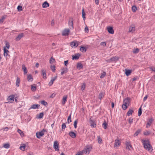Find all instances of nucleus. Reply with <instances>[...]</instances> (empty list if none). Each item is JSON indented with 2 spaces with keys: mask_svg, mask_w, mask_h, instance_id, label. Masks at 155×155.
I'll list each match as a JSON object with an SVG mask.
<instances>
[{
  "mask_svg": "<svg viewBox=\"0 0 155 155\" xmlns=\"http://www.w3.org/2000/svg\"><path fill=\"white\" fill-rule=\"evenodd\" d=\"M153 121V120L152 119H150L148 121V122L147 124L146 127L147 128H149L150 126L151 125V123H152Z\"/></svg>",
  "mask_w": 155,
  "mask_h": 155,
  "instance_id": "obj_20",
  "label": "nucleus"
},
{
  "mask_svg": "<svg viewBox=\"0 0 155 155\" xmlns=\"http://www.w3.org/2000/svg\"><path fill=\"white\" fill-rule=\"evenodd\" d=\"M64 65L66 66H67L68 64V60L65 61H64Z\"/></svg>",
  "mask_w": 155,
  "mask_h": 155,
  "instance_id": "obj_63",
  "label": "nucleus"
},
{
  "mask_svg": "<svg viewBox=\"0 0 155 155\" xmlns=\"http://www.w3.org/2000/svg\"><path fill=\"white\" fill-rule=\"evenodd\" d=\"M121 144V142L117 138L115 140L114 145V147L116 148L118 146H120Z\"/></svg>",
  "mask_w": 155,
  "mask_h": 155,
  "instance_id": "obj_4",
  "label": "nucleus"
},
{
  "mask_svg": "<svg viewBox=\"0 0 155 155\" xmlns=\"http://www.w3.org/2000/svg\"><path fill=\"white\" fill-rule=\"evenodd\" d=\"M97 140L98 143L99 144H101V143L102 140V139L99 136L97 137Z\"/></svg>",
  "mask_w": 155,
  "mask_h": 155,
  "instance_id": "obj_54",
  "label": "nucleus"
},
{
  "mask_svg": "<svg viewBox=\"0 0 155 155\" xmlns=\"http://www.w3.org/2000/svg\"><path fill=\"white\" fill-rule=\"evenodd\" d=\"M25 144H23L22 146H21L20 147V149L24 151L25 149Z\"/></svg>",
  "mask_w": 155,
  "mask_h": 155,
  "instance_id": "obj_42",
  "label": "nucleus"
},
{
  "mask_svg": "<svg viewBox=\"0 0 155 155\" xmlns=\"http://www.w3.org/2000/svg\"><path fill=\"white\" fill-rule=\"evenodd\" d=\"M46 131L45 129H43L42 130L39 132H37L36 133V136L38 138H40L41 137L43 136L44 134V132Z\"/></svg>",
  "mask_w": 155,
  "mask_h": 155,
  "instance_id": "obj_3",
  "label": "nucleus"
},
{
  "mask_svg": "<svg viewBox=\"0 0 155 155\" xmlns=\"http://www.w3.org/2000/svg\"><path fill=\"white\" fill-rule=\"evenodd\" d=\"M77 67L79 69H81L83 68V66L82 64L80 63H78L77 64Z\"/></svg>",
  "mask_w": 155,
  "mask_h": 155,
  "instance_id": "obj_28",
  "label": "nucleus"
},
{
  "mask_svg": "<svg viewBox=\"0 0 155 155\" xmlns=\"http://www.w3.org/2000/svg\"><path fill=\"white\" fill-rule=\"evenodd\" d=\"M80 50L81 52H85L86 51V48L83 46H81Z\"/></svg>",
  "mask_w": 155,
  "mask_h": 155,
  "instance_id": "obj_34",
  "label": "nucleus"
},
{
  "mask_svg": "<svg viewBox=\"0 0 155 155\" xmlns=\"http://www.w3.org/2000/svg\"><path fill=\"white\" fill-rule=\"evenodd\" d=\"M49 4L46 1L44 2L42 5L43 8H46L49 6Z\"/></svg>",
  "mask_w": 155,
  "mask_h": 155,
  "instance_id": "obj_22",
  "label": "nucleus"
},
{
  "mask_svg": "<svg viewBox=\"0 0 155 155\" xmlns=\"http://www.w3.org/2000/svg\"><path fill=\"white\" fill-rule=\"evenodd\" d=\"M132 72V71L130 70H125V74L127 76L129 75Z\"/></svg>",
  "mask_w": 155,
  "mask_h": 155,
  "instance_id": "obj_24",
  "label": "nucleus"
},
{
  "mask_svg": "<svg viewBox=\"0 0 155 155\" xmlns=\"http://www.w3.org/2000/svg\"><path fill=\"white\" fill-rule=\"evenodd\" d=\"M130 98L129 97H127L123 101V104H126L128 106L130 103Z\"/></svg>",
  "mask_w": 155,
  "mask_h": 155,
  "instance_id": "obj_10",
  "label": "nucleus"
},
{
  "mask_svg": "<svg viewBox=\"0 0 155 155\" xmlns=\"http://www.w3.org/2000/svg\"><path fill=\"white\" fill-rule=\"evenodd\" d=\"M41 103L42 105H43L45 106H46L48 105V103L47 102L43 100L41 102Z\"/></svg>",
  "mask_w": 155,
  "mask_h": 155,
  "instance_id": "obj_41",
  "label": "nucleus"
},
{
  "mask_svg": "<svg viewBox=\"0 0 155 155\" xmlns=\"http://www.w3.org/2000/svg\"><path fill=\"white\" fill-rule=\"evenodd\" d=\"M44 116V113H41L39 115L37 116V118L38 119L41 118L43 117Z\"/></svg>",
  "mask_w": 155,
  "mask_h": 155,
  "instance_id": "obj_35",
  "label": "nucleus"
},
{
  "mask_svg": "<svg viewBox=\"0 0 155 155\" xmlns=\"http://www.w3.org/2000/svg\"><path fill=\"white\" fill-rule=\"evenodd\" d=\"M91 126L92 127H96V124L94 122L92 121L91 122Z\"/></svg>",
  "mask_w": 155,
  "mask_h": 155,
  "instance_id": "obj_46",
  "label": "nucleus"
},
{
  "mask_svg": "<svg viewBox=\"0 0 155 155\" xmlns=\"http://www.w3.org/2000/svg\"><path fill=\"white\" fill-rule=\"evenodd\" d=\"M139 49L138 48H137L135 49H134L133 51V52L134 54H136L139 52Z\"/></svg>",
  "mask_w": 155,
  "mask_h": 155,
  "instance_id": "obj_44",
  "label": "nucleus"
},
{
  "mask_svg": "<svg viewBox=\"0 0 155 155\" xmlns=\"http://www.w3.org/2000/svg\"><path fill=\"white\" fill-rule=\"evenodd\" d=\"M55 59L54 58H53L52 57H51L50 59V63H54L55 62Z\"/></svg>",
  "mask_w": 155,
  "mask_h": 155,
  "instance_id": "obj_56",
  "label": "nucleus"
},
{
  "mask_svg": "<svg viewBox=\"0 0 155 155\" xmlns=\"http://www.w3.org/2000/svg\"><path fill=\"white\" fill-rule=\"evenodd\" d=\"M67 96H64L63 97V99H62V104L63 105H64L66 102L67 101Z\"/></svg>",
  "mask_w": 155,
  "mask_h": 155,
  "instance_id": "obj_29",
  "label": "nucleus"
},
{
  "mask_svg": "<svg viewBox=\"0 0 155 155\" xmlns=\"http://www.w3.org/2000/svg\"><path fill=\"white\" fill-rule=\"evenodd\" d=\"M150 133V131L148 130H146L143 132L144 135L146 136H147L149 135Z\"/></svg>",
  "mask_w": 155,
  "mask_h": 155,
  "instance_id": "obj_40",
  "label": "nucleus"
},
{
  "mask_svg": "<svg viewBox=\"0 0 155 155\" xmlns=\"http://www.w3.org/2000/svg\"><path fill=\"white\" fill-rule=\"evenodd\" d=\"M70 45L72 48H75L78 46V44L77 41H75L71 42Z\"/></svg>",
  "mask_w": 155,
  "mask_h": 155,
  "instance_id": "obj_8",
  "label": "nucleus"
},
{
  "mask_svg": "<svg viewBox=\"0 0 155 155\" xmlns=\"http://www.w3.org/2000/svg\"><path fill=\"white\" fill-rule=\"evenodd\" d=\"M41 72L42 73V75L43 76V78L45 79H46L47 78L46 74V71L44 69H42L41 70Z\"/></svg>",
  "mask_w": 155,
  "mask_h": 155,
  "instance_id": "obj_21",
  "label": "nucleus"
},
{
  "mask_svg": "<svg viewBox=\"0 0 155 155\" xmlns=\"http://www.w3.org/2000/svg\"><path fill=\"white\" fill-rule=\"evenodd\" d=\"M22 69L23 70L24 74H26L27 73V71L26 68L24 65H22Z\"/></svg>",
  "mask_w": 155,
  "mask_h": 155,
  "instance_id": "obj_26",
  "label": "nucleus"
},
{
  "mask_svg": "<svg viewBox=\"0 0 155 155\" xmlns=\"http://www.w3.org/2000/svg\"><path fill=\"white\" fill-rule=\"evenodd\" d=\"M106 43L105 42H101L100 43V45H101L103 46H106Z\"/></svg>",
  "mask_w": 155,
  "mask_h": 155,
  "instance_id": "obj_61",
  "label": "nucleus"
},
{
  "mask_svg": "<svg viewBox=\"0 0 155 155\" xmlns=\"http://www.w3.org/2000/svg\"><path fill=\"white\" fill-rule=\"evenodd\" d=\"M82 16L83 19L84 20L85 19V13L84 8L82 10Z\"/></svg>",
  "mask_w": 155,
  "mask_h": 155,
  "instance_id": "obj_37",
  "label": "nucleus"
},
{
  "mask_svg": "<svg viewBox=\"0 0 155 155\" xmlns=\"http://www.w3.org/2000/svg\"><path fill=\"white\" fill-rule=\"evenodd\" d=\"M51 68L52 71L53 72H54L55 70V67L54 66H51Z\"/></svg>",
  "mask_w": 155,
  "mask_h": 155,
  "instance_id": "obj_60",
  "label": "nucleus"
},
{
  "mask_svg": "<svg viewBox=\"0 0 155 155\" xmlns=\"http://www.w3.org/2000/svg\"><path fill=\"white\" fill-rule=\"evenodd\" d=\"M92 149V147L91 145H88L85 148L82 150L81 153H85L86 154H88Z\"/></svg>",
  "mask_w": 155,
  "mask_h": 155,
  "instance_id": "obj_2",
  "label": "nucleus"
},
{
  "mask_svg": "<svg viewBox=\"0 0 155 155\" xmlns=\"http://www.w3.org/2000/svg\"><path fill=\"white\" fill-rule=\"evenodd\" d=\"M148 68L152 71L155 72V66L150 67Z\"/></svg>",
  "mask_w": 155,
  "mask_h": 155,
  "instance_id": "obj_50",
  "label": "nucleus"
},
{
  "mask_svg": "<svg viewBox=\"0 0 155 155\" xmlns=\"http://www.w3.org/2000/svg\"><path fill=\"white\" fill-rule=\"evenodd\" d=\"M62 71H63L64 72L66 73L68 71V68H63L62 69Z\"/></svg>",
  "mask_w": 155,
  "mask_h": 155,
  "instance_id": "obj_59",
  "label": "nucleus"
},
{
  "mask_svg": "<svg viewBox=\"0 0 155 155\" xmlns=\"http://www.w3.org/2000/svg\"><path fill=\"white\" fill-rule=\"evenodd\" d=\"M66 125L65 123H63L62 124V129L63 130H64L66 128Z\"/></svg>",
  "mask_w": 155,
  "mask_h": 155,
  "instance_id": "obj_57",
  "label": "nucleus"
},
{
  "mask_svg": "<svg viewBox=\"0 0 155 155\" xmlns=\"http://www.w3.org/2000/svg\"><path fill=\"white\" fill-rule=\"evenodd\" d=\"M20 79L19 78L17 77L16 79V85L17 87L19 86V84L20 83Z\"/></svg>",
  "mask_w": 155,
  "mask_h": 155,
  "instance_id": "obj_27",
  "label": "nucleus"
},
{
  "mask_svg": "<svg viewBox=\"0 0 155 155\" xmlns=\"http://www.w3.org/2000/svg\"><path fill=\"white\" fill-rule=\"evenodd\" d=\"M143 143L145 149L149 151H152L153 150L152 147L148 141L143 140Z\"/></svg>",
  "mask_w": 155,
  "mask_h": 155,
  "instance_id": "obj_1",
  "label": "nucleus"
},
{
  "mask_svg": "<svg viewBox=\"0 0 155 155\" xmlns=\"http://www.w3.org/2000/svg\"><path fill=\"white\" fill-rule=\"evenodd\" d=\"M86 85L84 83H83L82 84L81 87V90L82 91L84 90L85 88Z\"/></svg>",
  "mask_w": 155,
  "mask_h": 155,
  "instance_id": "obj_49",
  "label": "nucleus"
},
{
  "mask_svg": "<svg viewBox=\"0 0 155 155\" xmlns=\"http://www.w3.org/2000/svg\"><path fill=\"white\" fill-rule=\"evenodd\" d=\"M125 144L126 146V148L127 149L130 150L132 148V147L130 142L126 141Z\"/></svg>",
  "mask_w": 155,
  "mask_h": 155,
  "instance_id": "obj_11",
  "label": "nucleus"
},
{
  "mask_svg": "<svg viewBox=\"0 0 155 155\" xmlns=\"http://www.w3.org/2000/svg\"><path fill=\"white\" fill-rule=\"evenodd\" d=\"M71 113L70 115L68 117V124H69L70 122H71Z\"/></svg>",
  "mask_w": 155,
  "mask_h": 155,
  "instance_id": "obj_36",
  "label": "nucleus"
},
{
  "mask_svg": "<svg viewBox=\"0 0 155 155\" xmlns=\"http://www.w3.org/2000/svg\"><path fill=\"white\" fill-rule=\"evenodd\" d=\"M78 123V120H76L74 122V127L75 128H76L77 127V124Z\"/></svg>",
  "mask_w": 155,
  "mask_h": 155,
  "instance_id": "obj_53",
  "label": "nucleus"
},
{
  "mask_svg": "<svg viewBox=\"0 0 155 155\" xmlns=\"http://www.w3.org/2000/svg\"><path fill=\"white\" fill-rule=\"evenodd\" d=\"M3 147L6 149H8L9 148L10 145L8 143H5L3 144Z\"/></svg>",
  "mask_w": 155,
  "mask_h": 155,
  "instance_id": "obj_38",
  "label": "nucleus"
},
{
  "mask_svg": "<svg viewBox=\"0 0 155 155\" xmlns=\"http://www.w3.org/2000/svg\"><path fill=\"white\" fill-rule=\"evenodd\" d=\"M14 96L12 95L9 96L8 98V100L9 102L12 103L14 101Z\"/></svg>",
  "mask_w": 155,
  "mask_h": 155,
  "instance_id": "obj_14",
  "label": "nucleus"
},
{
  "mask_svg": "<svg viewBox=\"0 0 155 155\" xmlns=\"http://www.w3.org/2000/svg\"><path fill=\"white\" fill-rule=\"evenodd\" d=\"M58 146L59 144L58 142L56 141H55L54 142L53 147L55 150L57 151H59V150Z\"/></svg>",
  "mask_w": 155,
  "mask_h": 155,
  "instance_id": "obj_5",
  "label": "nucleus"
},
{
  "mask_svg": "<svg viewBox=\"0 0 155 155\" xmlns=\"http://www.w3.org/2000/svg\"><path fill=\"white\" fill-rule=\"evenodd\" d=\"M135 29V26L134 25H131L129 27L128 32L131 33H134Z\"/></svg>",
  "mask_w": 155,
  "mask_h": 155,
  "instance_id": "obj_7",
  "label": "nucleus"
},
{
  "mask_svg": "<svg viewBox=\"0 0 155 155\" xmlns=\"http://www.w3.org/2000/svg\"><path fill=\"white\" fill-rule=\"evenodd\" d=\"M80 56V55L79 54H75L74 55L72 56V59L73 60L78 59Z\"/></svg>",
  "mask_w": 155,
  "mask_h": 155,
  "instance_id": "obj_18",
  "label": "nucleus"
},
{
  "mask_svg": "<svg viewBox=\"0 0 155 155\" xmlns=\"http://www.w3.org/2000/svg\"><path fill=\"white\" fill-rule=\"evenodd\" d=\"M4 55L5 56H6L8 54H7V53L9 51L8 50L6 49L4 47Z\"/></svg>",
  "mask_w": 155,
  "mask_h": 155,
  "instance_id": "obj_33",
  "label": "nucleus"
},
{
  "mask_svg": "<svg viewBox=\"0 0 155 155\" xmlns=\"http://www.w3.org/2000/svg\"><path fill=\"white\" fill-rule=\"evenodd\" d=\"M129 123L130 124H131L133 122V119L131 118H130L128 120Z\"/></svg>",
  "mask_w": 155,
  "mask_h": 155,
  "instance_id": "obj_55",
  "label": "nucleus"
},
{
  "mask_svg": "<svg viewBox=\"0 0 155 155\" xmlns=\"http://www.w3.org/2000/svg\"><path fill=\"white\" fill-rule=\"evenodd\" d=\"M57 76L54 77L52 78L48 84L50 86H51L53 84L54 81L57 79Z\"/></svg>",
  "mask_w": 155,
  "mask_h": 155,
  "instance_id": "obj_16",
  "label": "nucleus"
},
{
  "mask_svg": "<svg viewBox=\"0 0 155 155\" xmlns=\"http://www.w3.org/2000/svg\"><path fill=\"white\" fill-rule=\"evenodd\" d=\"M105 95V93L103 92H102L99 94L98 98L99 99L101 100L102 98Z\"/></svg>",
  "mask_w": 155,
  "mask_h": 155,
  "instance_id": "obj_30",
  "label": "nucleus"
},
{
  "mask_svg": "<svg viewBox=\"0 0 155 155\" xmlns=\"http://www.w3.org/2000/svg\"><path fill=\"white\" fill-rule=\"evenodd\" d=\"M68 25L70 29H73V19L72 18H70L69 19L68 22Z\"/></svg>",
  "mask_w": 155,
  "mask_h": 155,
  "instance_id": "obj_6",
  "label": "nucleus"
},
{
  "mask_svg": "<svg viewBox=\"0 0 155 155\" xmlns=\"http://www.w3.org/2000/svg\"><path fill=\"white\" fill-rule=\"evenodd\" d=\"M36 86H31V90L32 91H35L36 90Z\"/></svg>",
  "mask_w": 155,
  "mask_h": 155,
  "instance_id": "obj_52",
  "label": "nucleus"
},
{
  "mask_svg": "<svg viewBox=\"0 0 155 155\" xmlns=\"http://www.w3.org/2000/svg\"><path fill=\"white\" fill-rule=\"evenodd\" d=\"M107 30L108 32L110 34H113L114 33V30L112 27H107Z\"/></svg>",
  "mask_w": 155,
  "mask_h": 155,
  "instance_id": "obj_13",
  "label": "nucleus"
},
{
  "mask_svg": "<svg viewBox=\"0 0 155 155\" xmlns=\"http://www.w3.org/2000/svg\"><path fill=\"white\" fill-rule=\"evenodd\" d=\"M23 33H21L19 34L18 36H17L16 37L15 39L16 41H19L23 37Z\"/></svg>",
  "mask_w": 155,
  "mask_h": 155,
  "instance_id": "obj_17",
  "label": "nucleus"
},
{
  "mask_svg": "<svg viewBox=\"0 0 155 155\" xmlns=\"http://www.w3.org/2000/svg\"><path fill=\"white\" fill-rule=\"evenodd\" d=\"M106 73L104 71L101 74V76H100V78H104L105 76L106 75Z\"/></svg>",
  "mask_w": 155,
  "mask_h": 155,
  "instance_id": "obj_48",
  "label": "nucleus"
},
{
  "mask_svg": "<svg viewBox=\"0 0 155 155\" xmlns=\"http://www.w3.org/2000/svg\"><path fill=\"white\" fill-rule=\"evenodd\" d=\"M17 9L18 11H21L22 10V7L20 5H18L17 7Z\"/></svg>",
  "mask_w": 155,
  "mask_h": 155,
  "instance_id": "obj_58",
  "label": "nucleus"
},
{
  "mask_svg": "<svg viewBox=\"0 0 155 155\" xmlns=\"http://www.w3.org/2000/svg\"><path fill=\"white\" fill-rule=\"evenodd\" d=\"M84 31L85 32L88 33V29L87 27H85L84 29Z\"/></svg>",
  "mask_w": 155,
  "mask_h": 155,
  "instance_id": "obj_62",
  "label": "nucleus"
},
{
  "mask_svg": "<svg viewBox=\"0 0 155 155\" xmlns=\"http://www.w3.org/2000/svg\"><path fill=\"white\" fill-rule=\"evenodd\" d=\"M7 17V15H5L2 16V18L0 19V24H1L3 23L5 20V19Z\"/></svg>",
  "mask_w": 155,
  "mask_h": 155,
  "instance_id": "obj_25",
  "label": "nucleus"
},
{
  "mask_svg": "<svg viewBox=\"0 0 155 155\" xmlns=\"http://www.w3.org/2000/svg\"><path fill=\"white\" fill-rule=\"evenodd\" d=\"M40 105L39 104H33L30 107V108L29 110H30L31 109H38L40 107Z\"/></svg>",
  "mask_w": 155,
  "mask_h": 155,
  "instance_id": "obj_12",
  "label": "nucleus"
},
{
  "mask_svg": "<svg viewBox=\"0 0 155 155\" xmlns=\"http://www.w3.org/2000/svg\"><path fill=\"white\" fill-rule=\"evenodd\" d=\"M119 59L118 57L115 56L110 58V60L112 62H116Z\"/></svg>",
  "mask_w": 155,
  "mask_h": 155,
  "instance_id": "obj_15",
  "label": "nucleus"
},
{
  "mask_svg": "<svg viewBox=\"0 0 155 155\" xmlns=\"http://www.w3.org/2000/svg\"><path fill=\"white\" fill-rule=\"evenodd\" d=\"M27 80L28 81L31 82L33 80V78L32 75L31 74H29L27 77Z\"/></svg>",
  "mask_w": 155,
  "mask_h": 155,
  "instance_id": "obj_23",
  "label": "nucleus"
},
{
  "mask_svg": "<svg viewBox=\"0 0 155 155\" xmlns=\"http://www.w3.org/2000/svg\"><path fill=\"white\" fill-rule=\"evenodd\" d=\"M140 130H137L135 133L134 134V136L135 137L136 136H137L140 133Z\"/></svg>",
  "mask_w": 155,
  "mask_h": 155,
  "instance_id": "obj_51",
  "label": "nucleus"
},
{
  "mask_svg": "<svg viewBox=\"0 0 155 155\" xmlns=\"http://www.w3.org/2000/svg\"><path fill=\"white\" fill-rule=\"evenodd\" d=\"M134 112V110H131L130 109L127 112V115L128 116H130V115H131Z\"/></svg>",
  "mask_w": 155,
  "mask_h": 155,
  "instance_id": "obj_31",
  "label": "nucleus"
},
{
  "mask_svg": "<svg viewBox=\"0 0 155 155\" xmlns=\"http://www.w3.org/2000/svg\"><path fill=\"white\" fill-rule=\"evenodd\" d=\"M128 106H127V105L126 104H123L122 105V109L124 110H125L127 108Z\"/></svg>",
  "mask_w": 155,
  "mask_h": 155,
  "instance_id": "obj_43",
  "label": "nucleus"
},
{
  "mask_svg": "<svg viewBox=\"0 0 155 155\" xmlns=\"http://www.w3.org/2000/svg\"><path fill=\"white\" fill-rule=\"evenodd\" d=\"M20 134L21 136H24V134L23 131L21 130L20 129H18L17 131Z\"/></svg>",
  "mask_w": 155,
  "mask_h": 155,
  "instance_id": "obj_39",
  "label": "nucleus"
},
{
  "mask_svg": "<svg viewBox=\"0 0 155 155\" xmlns=\"http://www.w3.org/2000/svg\"><path fill=\"white\" fill-rule=\"evenodd\" d=\"M70 32V30L68 29H65L62 32V35L63 36H68L69 35Z\"/></svg>",
  "mask_w": 155,
  "mask_h": 155,
  "instance_id": "obj_9",
  "label": "nucleus"
},
{
  "mask_svg": "<svg viewBox=\"0 0 155 155\" xmlns=\"http://www.w3.org/2000/svg\"><path fill=\"white\" fill-rule=\"evenodd\" d=\"M69 135L73 138H75L76 137V134L73 132H70L69 133Z\"/></svg>",
  "mask_w": 155,
  "mask_h": 155,
  "instance_id": "obj_19",
  "label": "nucleus"
},
{
  "mask_svg": "<svg viewBox=\"0 0 155 155\" xmlns=\"http://www.w3.org/2000/svg\"><path fill=\"white\" fill-rule=\"evenodd\" d=\"M107 126V124L105 121H104V122L102 124V126L103 128L105 129H106Z\"/></svg>",
  "mask_w": 155,
  "mask_h": 155,
  "instance_id": "obj_32",
  "label": "nucleus"
},
{
  "mask_svg": "<svg viewBox=\"0 0 155 155\" xmlns=\"http://www.w3.org/2000/svg\"><path fill=\"white\" fill-rule=\"evenodd\" d=\"M6 48L8 49H9V47H10V45H9V44L8 43H7L6 44Z\"/></svg>",
  "mask_w": 155,
  "mask_h": 155,
  "instance_id": "obj_64",
  "label": "nucleus"
},
{
  "mask_svg": "<svg viewBox=\"0 0 155 155\" xmlns=\"http://www.w3.org/2000/svg\"><path fill=\"white\" fill-rule=\"evenodd\" d=\"M142 110L141 109V106L140 107V108L139 109L138 112V116H140L142 114Z\"/></svg>",
  "mask_w": 155,
  "mask_h": 155,
  "instance_id": "obj_45",
  "label": "nucleus"
},
{
  "mask_svg": "<svg viewBox=\"0 0 155 155\" xmlns=\"http://www.w3.org/2000/svg\"><path fill=\"white\" fill-rule=\"evenodd\" d=\"M137 9V8L136 6H133L132 7V10L133 12H136Z\"/></svg>",
  "mask_w": 155,
  "mask_h": 155,
  "instance_id": "obj_47",
  "label": "nucleus"
}]
</instances>
